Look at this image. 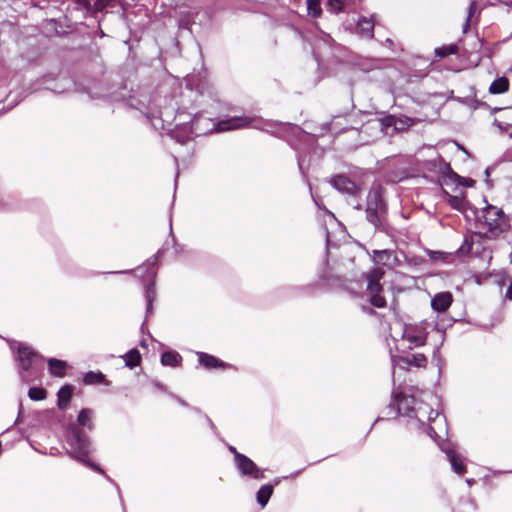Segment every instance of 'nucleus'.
<instances>
[{"mask_svg":"<svg viewBox=\"0 0 512 512\" xmlns=\"http://www.w3.org/2000/svg\"><path fill=\"white\" fill-rule=\"evenodd\" d=\"M123 358L125 360V365L130 369H133L136 366H138L141 361V355L136 348L131 349L128 353H126L123 356Z\"/></svg>","mask_w":512,"mask_h":512,"instance_id":"nucleus-29","label":"nucleus"},{"mask_svg":"<svg viewBox=\"0 0 512 512\" xmlns=\"http://www.w3.org/2000/svg\"><path fill=\"white\" fill-rule=\"evenodd\" d=\"M198 360H199V363L208 370L216 369V368L225 369V368H229L231 366L229 363H226V362L220 360L219 358H216L215 356L204 353V352L198 353Z\"/></svg>","mask_w":512,"mask_h":512,"instance_id":"nucleus-16","label":"nucleus"},{"mask_svg":"<svg viewBox=\"0 0 512 512\" xmlns=\"http://www.w3.org/2000/svg\"><path fill=\"white\" fill-rule=\"evenodd\" d=\"M347 202L350 206L355 210H362L363 206L361 204V192L356 195H348L346 196Z\"/></svg>","mask_w":512,"mask_h":512,"instance_id":"nucleus-35","label":"nucleus"},{"mask_svg":"<svg viewBox=\"0 0 512 512\" xmlns=\"http://www.w3.org/2000/svg\"><path fill=\"white\" fill-rule=\"evenodd\" d=\"M372 260L376 265H382L392 268L398 262L397 256L393 250H373Z\"/></svg>","mask_w":512,"mask_h":512,"instance_id":"nucleus-14","label":"nucleus"},{"mask_svg":"<svg viewBox=\"0 0 512 512\" xmlns=\"http://www.w3.org/2000/svg\"><path fill=\"white\" fill-rule=\"evenodd\" d=\"M279 481H280V480H279L278 478H276V479L274 480L275 484H278V483H279Z\"/></svg>","mask_w":512,"mask_h":512,"instance_id":"nucleus-54","label":"nucleus"},{"mask_svg":"<svg viewBox=\"0 0 512 512\" xmlns=\"http://www.w3.org/2000/svg\"><path fill=\"white\" fill-rule=\"evenodd\" d=\"M72 87L77 92L87 93L91 99L124 100L123 96L120 97L114 93L107 92V89L98 82H92L91 85L86 86L67 77L59 78L55 87L51 89L56 93H63L69 91Z\"/></svg>","mask_w":512,"mask_h":512,"instance_id":"nucleus-7","label":"nucleus"},{"mask_svg":"<svg viewBox=\"0 0 512 512\" xmlns=\"http://www.w3.org/2000/svg\"><path fill=\"white\" fill-rule=\"evenodd\" d=\"M504 116L506 119L512 120V108H506L504 110Z\"/></svg>","mask_w":512,"mask_h":512,"instance_id":"nucleus-45","label":"nucleus"},{"mask_svg":"<svg viewBox=\"0 0 512 512\" xmlns=\"http://www.w3.org/2000/svg\"><path fill=\"white\" fill-rule=\"evenodd\" d=\"M235 467L242 477H249L255 480H260L265 477L264 470L259 468L254 461L244 454L237 455Z\"/></svg>","mask_w":512,"mask_h":512,"instance_id":"nucleus-11","label":"nucleus"},{"mask_svg":"<svg viewBox=\"0 0 512 512\" xmlns=\"http://www.w3.org/2000/svg\"><path fill=\"white\" fill-rule=\"evenodd\" d=\"M388 409L393 410L395 415L407 417L417 429L423 430L433 439H435L437 433L430 423L438 420L445 421L444 416L440 418L439 413L430 408L429 405L418 402L414 396L401 392L392 394V401Z\"/></svg>","mask_w":512,"mask_h":512,"instance_id":"nucleus-1","label":"nucleus"},{"mask_svg":"<svg viewBox=\"0 0 512 512\" xmlns=\"http://www.w3.org/2000/svg\"><path fill=\"white\" fill-rule=\"evenodd\" d=\"M399 362H402L406 364L407 366H414V367H425L427 364V358L422 353H415L406 357H399Z\"/></svg>","mask_w":512,"mask_h":512,"instance_id":"nucleus-20","label":"nucleus"},{"mask_svg":"<svg viewBox=\"0 0 512 512\" xmlns=\"http://www.w3.org/2000/svg\"><path fill=\"white\" fill-rule=\"evenodd\" d=\"M402 338L409 342V349H413L415 347H421L426 344L427 334L425 329L420 326H405Z\"/></svg>","mask_w":512,"mask_h":512,"instance_id":"nucleus-12","label":"nucleus"},{"mask_svg":"<svg viewBox=\"0 0 512 512\" xmlns=\"http://www.w3.org/2000/svg\"><path fill=\"white\" fill-rule=\"evenodd\" d=\"M457 52H458V47L454 44L435 49L436 56H438L440 58H444L446 56L456 54Z\"/></svg>","mask_w":512,"mask_h":512,"instance_id":"nucleus-32","label":"nucleus"},{"mask_svg":"<svg viewBox=\"0 0 512 512\" xmlns=\"http://www.w3.org/2000/svg\"><path fill=\"white\" fill-rule=\"evenodd\" d=\"M37 359L43 360V357L40 356L36 351H34L30 346L25 344H19L17 349V366L19 376L22 381L30 382V379L27 375V372L33 367V364Z\"/></svg>","mask_w":512,"mask_h":512,"instance_id":"nucleus-10","label":"nucleus"},{"mask_svg":"<svg viewBox=\"0 0 512 512\" xmlns=\"http://www.w3.org/2000/svg\"><path fill=\"white\" fill-rule=\"evenodd\" d=\"M466 482H467L468 485H472L474 483V480L473 479H467Z\"/></svg>","mask_w":512,"mask_h":512,"instance_id":"nucleus-48","label":"nucleus"},{"mask_svg":"<svg viewBox=\"0 0 512 512\" xmlns=\"http://www.w3.org/2000/svg\"><path fill=\"white\" fill-rule=\"evenodd\" d=\"M329 183L334 189L345 196L356 195L357 193H360V187L356 185L355 182H353L349 177L342 174L331 177Z\"/></svg>","mask_w":512,"mask_h":512,"instance_id":"nucleus-13","label":"nucleus"},{"mask_svg":"<svg viewBox=\"0 0 512 512\" xmlns=\"http://www.w3.org/2000/svg\"><path fill=\"white\" fill-rule=\"evenodd\" d=\"M205 419L208 423V426H210V428L216 433L217 428H216L215 424L212 422V420L207 415H205Z\"/></svg>","mask_w":512,"mask_h":512,"instance_id":"nucleus-43","label":"nucleus"},{"mask_svg":"<svg viewBox=\"0 0 512 512\" xmlns=\"http://www.w3.org/2000/svg\"><path fill=\"white\" fill-rule=\"evenodd\" d=\"M141 346H143V347L145 346V341L141 342Z\"/></svg>","mask_w":512,"mask_h":512,"instance_id":"nucleus-58","label":"nucleus"},{"mask_svg":"<svg viewBox=\"0 0 512 512\" xmlns=\"http://www.w3.org/2000/svg\"><path fill=\"white\" fill-rule=\"evenodd\" d=\"M387 212L388 208L383 199L381 186L371 187L366 199V220L374 226L375 230L385 231Z\"/></svg>","mask_w":512,"mask_h":512,"instance_id":"nucleus-5","label":"nucleus"},{"mask_svg":"<svg viewBox=\"0 0 512 512\" xmlns=\"http://www.w3.org/2000/svg\"><path fill=\"white\" fill-rule=\"evenodd\" d=\"M439 349H440L439 347H436V349H435V350H434V352H433V356H436V354H438V353H439Z\"/></svg>","mask_w":512,"mask_h":512,"instance_id":"nucleus-49","label":"nucleus"},{"mask_svg":"<svg viewBox=\"0 0 512 512\" xmlns=\"http://www.w3.org/2000/svg\"><path fill=\"white\" fill-rule=\"evenodd\" d=\"M160 251L148 258L141 266L135 270H122L106 272V274H131L136 272L137 276L145 284V300H146V318L153 313V302L156 299L155 277L157 275L156 265L158 263Z\"/></svg>","mask_w":512,"mask_h":512,"instance_id":"nucleus-4","label":"nucleus"},{"mask_svg":"<svg viewBox=\"0 0 512 512\" xmlns=\"http://www.w3.org/2000/svg\"><path fill=\"white\" fill-rule=\"evenodd\" d=\"M291 130L293 131H299L300 128L296 125L286 124Z\"/></svg>","mask_w":512,"mask_h":512,"instance_id":"nucleus-46","label":"nucleus"},{"mask_svg":"<svg viewBox=\"0 0 512 512\" xmlns=\"http://www.w3.org/2000/svg\"><path fill=\"white\" fill-rule=\"evenodd\" d=\"M495 123L501 130L506 129L507 127L512 128V123H507V122L497 120V119L495 120Z\"/></svg>","mask_w":512,"mask_h":512,"instance_id":"nucleus-38","label":"nucleus"},{"mask_svg":"<svg viewBox=\"0 0 512 512\" xmlns=\"http://www.w3.org/2000/svg\"><path fill=\"white\" fill-rule=\"evenodd\" d=\"M171 397L173 399H175L180 405L184 406V407H188V404L185 400H183L182 398H180L179 396L177 395H174V394H171Z\"/></svg>","mask_w":512,"mask_h":512,"instance_id":"nucleus-40","label":"nucleus"},{"mask_svg":"<svg viewBox=\"0 0 512 512\" xmlns=\"http://www.w3.org/2000/svg\"><path fill=\"white\" fill-rule=\"evenodd\" d=\"M453 297L450 292H441L431 299V307L438 313L445 312L452 304Z\"/></svg>","mask_w":512,"mask_h":512,"instance_id":"nucleus-15","label":"nucleus"},{"mask_svg":"<svg viewBox=\"0 0 512 512\" xmlns=\"http://www.w3.org/2000/svg\"><path fill=\"white\" fill-rule=\"evenodd\" d=\"M48 367H49V372L52 376L61 378V377L65 376V370L67 368V363L63 360L50 358V359H48Z\"/></svg>","mask_w":512,"mask_h":512,"instance_id":"nucleus-21","label":"nucleus"},{"mask_svg":"<svg viewBox=\"0 0 512 512\" xmlns=\"http://www.w3.org/2000/svg\"><path fill=\"white\" fill-rule=\"evenodd\" d=\"M254 118L247 116H236L225 120L210 123V119L195 115L190 122H178L171 132V137L179 143H185L193 135L199 136L208 132H224L249 126Z\"/></svg>","mask_w":512,"mask_h":512,"instance_id":"nucleus-2","label":"nucleus"},{"mask_svg":"<svg viewBox=\"0 0 512 512\" xmlns=\"http://www.w3.org/2000/svg\"><path fill=\"white\" fill-rule=\"evenodd\" d=\"M67 443L70 447L68 454L72 458L102 474L108 481L112 482V479L99 465L89 460L88 456L91 452V443L88 436L81 429L75 425L70 426L67 430Z\"/></svg>","mask_w":512,"mask_h":512,"instance_id":"nucleus-3","label":"nucleus"},{"mask_svg":"<svg viewBox=\"0 0 512 512\" xmlns=\"http://www.w3.org/2000/svg\"><path fill=\"white\" fill-rule=\"evenodd\" d=\"M193 410H194L195 412H197V413H200V410H199V409H197V408H193Z\"/></svg>","mask_w":512,"mask_h":512,"instance_id":"nucleus-53","label":"nucleus"},{"mask_svg":"<svg viewBox=\"0 0 512 512\" xmlns=\"http://www.w3.org/2000/svg\"><path fill=\"white\" fill-rule=\"evenodd\" d=\"M509 89V80L506 77H499L495 79L490 87L489 92L491 94H502Z\"/></svg>","mask_w":512,"mask_h":512,"instance_id":"nucleus-26","label":"nucleus"},{"mask_svg":"<svg viewBox=\"0 0 512 512\" xmlns=\"http://www.w3.org/2000/svg\"><path fill=\"white\" fill-rule=\"evenodd\" d=\"M145 326H146V320H145V321L142 323V325H141V330H142V331H144Z\"/></svg>","mask_w":512,"mask_h":512,"instance_id":"nucleus-50","label":"nucleus"},{"mask_svg":"<svg viewBox=\"0 0 512 512\" xmlns=\"http://www.w3.org/2000/svg\"><path fill=\"white\" fill-rule=\"evenodd\" d=\"M383 276L384 270L380 267L372 269L366 275L367 291L370 294V303L377 308H383L386 305V300L381 295L383 288L380 281Z\"/></svg>","mask_w":512,"mask_h":512,"instance_id":"nucleus-9","label":"nucleus"},{"mask_svg":"<svg viewBox=\"0 0 512 512\" xmlns=\"http://www.w3.org/2000/svg\"><path fill=\"white\" fill-rule=\"evenodd\" d=\"M474 9H475V2H471L470 6H469V11H468V17H467L466 22H465V24L463 26V31L464 32H466L467 29L470 26V18H471L472 14H473Z\"/></svg>","mask_w":512,"mask_h":512,"instance_id":"nucleus-37","label":"nucleus"},{"mask_svg":"<svg viewBox=\"0 0 512 512\" xmlns=\"http://www.w3.org/2000/svg\"><path fill=\"white\" fill-rule=\"evenodd\" d=\"M125 101L128 107L140 111V113L151 121L158 119L163 124L165 122L168 123L171 119L172 113L168 111L167 108L160 109L159 105L154 102L152 103L150 97L147 95H141L140 97L132 95Z\"/></svg>","mask_w":512,"mask_h":512,"instance_id":"nucleus-8","label":"nucleus"},{"mask_svg":"<svg viewBox=\"0 0 512 512\" xmlns=\"http://www.w3.org/2000/svg\"><path fill=\"white\" fill-rule=\"evenodd\" d=\"M505 299L512 301V279L505 293Z\"/></svg>","mask_w":512,"mask_h":512,"instance_id":"nucleus-39","label":"nucleus"},{"mask_svg":"<svg viewBox=\"0 0 512 512\" xmlns=\"http://www.w3.org/2000/svg\"><path fill=\"white\" fill-rule=\"evenodd\" d=\"M475 237L480 238L479 235H469V236H466L464 238V241H463L462 245L457 250V254L460 255V256L468 255L472 251V249H473Z\"/></svg>","mask_w":512,"mask_h":512,"instance_id":"nucleus-30","label":"nucleus"},{"mask_svg":"<svg viewBox=\"0 0 512 512\" xmlns=\"http://www.w3.org/2000/svg\"><path fill=\"white\" fill-rule=\"evenodd\" d=\"M308 186H309V191H310L311 197H312V199H313V201H314L315 205H316L317 207L321 208L319 201H318V200L315 198V196L313 195L312 187H311V184H310L309 182H308Z\"/></svg>","mask_w":512,"mask_h":512,"instance_id":"nucleus-44","label":"nucleus"},{"mask_svg":"<svg viewBox=\"0 0 512 512\" xmlns=\"http://www.w3.org/2000/svg\"><path fill=\"white\" fill-rule=\"evenodd\" d=\"M93 411L91 409L85 408L82 409L77 417V422L80 426L87 427L89 430L93 429Z\"/></svg>","mask_w":512,"mask_h":512,"instance_id":"nucleus-28","label":"nucleus"},{"mask_svg":"<svg viewBox=\"0 0 512 512\" xmlns=\"http://www.w3.org/2000/svg\"><path fill=\"white\" fill-rule=\"evenodd\" d=\"M357 33L364 38L371 39L374 36V21L372 18L360 17L357 22Z\"/></svg>","mask_w":512,"mask_h":512,"instance_id":"nucleus-19","label":"nucleus"},{"mask_svg":"<svg viewBox=\"0 0 512 512\" xmlns=\"http://www.w3.org/2000/svg\"><path fill=\"white\" fill-rule=\"evenodd\" d=\"M228 449H229V451L231 453H233V455H234V463H235L237 461V455L241 454V453L238 452L237 449L234 446H231V445L228 446Z\"/></svg>","mask_w":512,"mask_h":512,"instance_id":"nucleus-41","label":"nucleus"},{"mask_svg":"<svg viewBox=\"0 0 512 512\" xmlns=\"http://www.w3.org/2000/svg\"><path fill=\"white\" fill-rule=\"evenodd\" d=\"M83 382L86 385L103 384L108 386L110 384L109 381L106 380L105 375L100 371H89L85 373L83 377Z\"/></svg>","mask_w":512,"mask_h":512,"instance_id":"nucleus-22","label":"nucleus"},{"mask_svg":"<svg viewBox=\"0 0 512 512\" xmlns=\"http://www.w3.org/2000/svg\"><path fill=\"white\" fill-rule=\"evenodd\" d=\"M509 258H510V262L512 263V252L510 253Z\"/></svg>","mask_w":512,"mask_h":512,"instance_id":"nucleus-55","label":"nucleus"},{"mask_svg":"<svg viewBox=\"0 0 512 512\" xmlns=\"http://www.w3.org/2000/svg\"><path fill=\"white\" fill-rule=\"evenodd\" d=\"M346 3L345 0H327V9L333 13H339L343 11Z\"/></svg>","mask_w":512,"mask_h":512,"instance_id":"nucleus-34","label":"nucleus"},{"mask_svg":"<svg viewBox=\"0 0 512 512\" xmlns=\"http://www.w3.org/2000/svg\"><path fill=\"white\" fill-rule=\"evenodd\" d=\"M273 491L274 487L271 484H265L260 487V489L257 491L256 499L261 507H265L268 504L269 499L273 494Z\"/></svg>","mask_w":512,"mask_h":512,"instance_id":"nucleus-24","label":"nucleus"},{"mask_svg":"<svg viewBox=\"0 0 512 512\" xmlns=\"http://www.w3.org/2000/svg\"><path fill=\"white\" fill-rule=\"evenodd\" d=\"M71 4L73 5L74 9L83 12H88L91 7L89 0H71Z\"/></svg>","mask_w":512,"mask_h":512,"instance_id":"nucleus-36","label":"nucleus"},{"mask_svg":"<svg viewBox=\"0 0 512 512\" xmlns=\"http://www.w3.org/2000/svg\"><path fill=\"white\" fill-rule=\"evenodd\" d=\"M388 411H389V412H387V415H390V412L395 413L393 410H389V409H388Z\"/></svg>","mask_w":512,"mask_h":512,"instance_id":"nucleus-56","label":"nucleus"},{"mask_svg":"<svg viewBox=\"0 0 512 512\" xmlns=\"http://www.w3.org/2000/svg\"><path fill=\"white\" fill-rule=\"evenodd\" d=\"M446 197L449 205L457 211L464 212L470 206V204L465 200L463 195L457 196L446 193Z\"/></svg>","mask_w":512,"mask_h":512,"instance_id":"nucleus-23","label":"nucleus"},{"mask_svg":"<svg viewBox=\"0 0 512 512\" xmlns=\"http://www.w3.org/2000/svg\"><path fill=\"white\" fill-rule=\"evenodd\" d=\"M155 386H156L158 389H160V390H162V391H165V387H164L163 385H161L160 383H156V384H155Z\"/></svg>","mask_w":512,"mask_h":512,"instance_id":"nucleus-47","label":"nucleus"},{"mask_svg":"<svg viewBox=\"0 0 512 512\" xmlns=\"http://www.w3.org/2000/svg\"><path fill=\"white\" fill-rule=\"evenodd\" d=\"M308 15L318 18L322 14L320 0H307Z\"/></svg>","mask_w":512,"mask_h":512,"instance_id":"nucleus-31","label":"nucleus"},{"mask_svg":"<svg viewBox=\"0 0 512 512\" xmlns=\"http://www.w3.org/2000/svg\"><path fill=\"white\" fill-rule=\"evenodd\" d=\"M442 173L444 175V178L451 180L452 182L456 183L457 185H461L464 187H472L475 183V181L471 178H463V177L459 176L457 173H455L451 169L450 165L447 163L444 164Z\"/></svg>","mask_w":512,"mask_h":512,"instance_id":"nucleus-18","label":"nucleus"},{"mask_svg":"<svg viewBox=\"0 0 512 512\" xmlns=\"http://www.w3.org/2000/svg\"><path fill=\"white\" fill-rule=\"evenodd\" d=\"M297 160H298V167H299V170L300 172L304 175V171H303V163H304V159L302 156L298 155L297 156Z\"/></svg>","mask_w":512,"mask_h":512,"instance_id":"nucleus-42","label":"nucleus"},{"mask_svg":"<svg viewBox=\"0 0 512 512\" xmlns=\"http://www.w3.org/2000/svg\"><path fill=\"white\" fill-rule=\"evenodd\" d=\"M28 396L33 401H40L46 398V390L40 387H31L28 391Z\"/></svg>","mask_w":512,"mask_h":512,"instance_id":"nucleus-33","label":"nucleus"},{"mask_svg":"<svg viewBox=\"0 0 512 512\" xmlns=\"http://www.w3.org/2000/svg\"><path fill=\"white\" fill-rule=\"evenodd\" d=\"M442 451L446 454L448 461L450 462L453 471L456 474L462 475L466 472V467L463 464L457 453L447 445L441 446Z\"/></svg>","mask_w":512,"mask_h":512,"instance_id":"nucleus-17","label":"nucleus"},{"mask_svg":"<svg viewBox=\"0 0 512 512\" xmlns=\"http://www.w3.org/2000/svg\"><path fill=\"white\" fill-rule=\"evenodd\" d=\"M182 116V113H178L175 118H180Z\"/></svg>","mask_w":512,"mask_h":512,"instance_id":"nucleus-52","label":"nucleus"},{"mask_svg":"<svg viewBox=\"0 0 512 512\" xmlns=\"http://www.w3.org/2000/svg\"><path fill=\"white\" fill-rule=\"evenodd\" d=\"M58 407L60 409H65L70 400H71V397H72V388L71 386L69 385H65L63 386L59 391H58Z\"/></svg>","mask_w":512,"mask_h":512,"instance_id":"nucleus-27","label":"nucleus"},{"mask_svg":"<svg viewBox=\"0 0 512 512\" xmlns=\"http://www.w3.org/2000/svg\"><path fill=\"white\" fill-rule=\"evenodd\" d=\"M485 174H486L487 177H489V169L485 170Z\"/></svg>","mask_w":512,"mask_h":512,"instance_id":"nucleus-51","label":"nucleus"},{"mask_svg":"<svg viewBox=\"0 0 512 512\" xmlns=\"http://www.w3.org/2000/svg\"><path fill=\"white\" fill-rule=\"evenodd\" d=\"M386 41H387V44L392 43V41L390 39H387Z\"/></svg>","mask_w":512,"mask_h":512,"instance_id":"nucleus-57","label":"nucleus"},{"mask_svg":"<svg viewBox=\"0 0 512 512\" xmlns=\"http://www.w3.org/2000/svg\"><path fill=\"white\" fill-rule=\"evenodd\" d=\"M182 360L181 355L175 351H167L161 355V363L164 366L177 367Z\"/></svg>","mask_w":512,"mask_h":512,"instance_id":"nucleus-25","label":"nucleus"},{"mask_svg":"<svg viewBox=\"0 0 512 512\" xmlns=\"http://www.w3.org/2000/svg\"><path fill=\"white\" fill-rule=\"evenodd\" d=\"M477 220L486 229L485 235L491 239L498 238L510 227L508 217L503 210L491 204H487L481 210V214L477 215Z\"/></svg>","mask_w":512,"mask_h":512,"instance_id":"nucleus-6","label":"nucleus"}]
</instances>
